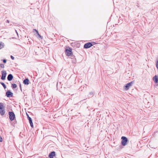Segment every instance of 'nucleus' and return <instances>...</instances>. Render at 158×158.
<instances>
[{
	"label": "nucleus",
	"instance_id": "nucleus-1",
	"mask_svg": "<svg viewBox=\"0 0 158 158\" xmlns=\"http://www.w3.org/2000/svg\"><path fill=\"white\" fill-rule=\"evenodd\" d=\"M4 107L3 103H0V114L1 115H4L5 112Z\"/></svg>",
	"mask_w": 158,
	"mask_h": 158
},
{
	"label": "nucleus",
	"instance_id": "nucleus-2",
	"mask_svg": "<svg viewBox=\"0 0 158 158\" xmlns=\"http://www.w3.org/2000/svg\"><path fill=\"white\" fill-rule=\"evenodd\" d=\"M133 83L131 82L127 84L123 87V89L125 91L127 90L132 86Z\"/></svg>",
	"mask_w": 158,
	"mask_h": 158
},
{
	"label": "nucleus",
	"instance_id": "nucleus-3",
	"mask_svg": "<svg viewBox=\"0 0 158 158\" xmlns=\"http://www.w3.org/2000/svg\"><path fill=\"white\" fill-rule=\"evenodd\" d=\"M121 139H122L121 141L122 144L124 146L126 145L128 141L127 138L124 136H122L121 138Z\"/></svg>",
	"mask_w": 158,
	"mask_h": 158
},
{
	"label": "nucleus",
	"instance_id": "nucleus-4",
	"mask_svg": "<svg viewBox=\"0 0 158 158\" xmlns=\"http://www.w3.org/2000/svg\"><path fill=\"white\" fill-rule=\"evenodd\" d=\"M65 52L68 56H70L72 53V49L69 48H67L66 49Z\"/></svg>",
	"mask_w": 158,
	"mask_h": 158
},
{
	"label": "nucleus",
	"instance_id": "nucleus-5",
	"mask_svg": "<svg viewBox=\"0 0 158 158\" xmlns=\"http://www.w3.org/2000/svg\"><path fill=\"white\" fill-rule=\"evenodd\" d=\"M2 75L1 77V79L2 80H4L5 79L6 74V72L4 70L2 71Z\"/></svg>",
	"mask_w": 158,
	"mask_h": 158
},
{
	"label": "nucleus",
	"instance_id": "nucleus-6",
	"mask_svg": "<svg viewBox=\"0 0 158 158\" xmlns=\"http://www.w3.org/2000/svg\"><path fill=\"white\" fill-rule=\"evenodd\" d=\"M152 79L155 83L158 82V76L156 75L152 78Z\"/></svg>",
	"mask_w": 158,
	"mask_h": 158
},
{
	"label": "nucleus",
	"instance_id": "nucleus-7",
	"mask_svg": "<svg viewBox=\"0 0 158 158\" xmlns=\"http://www.w3.org/2000/svg\"><path fill=\"white\" fill-rule=\"evenodd\" d=\"M92 46V44L90 43H88L85 44L84 45L85 48H88Z\"/></svg>",
	"mask_w": 158,
	"mask_h": 158
},
{
	"label": "nucleus",
	"instance_id": "nucleus-8",
	"mask_svg": "<svg viewBox=\"0 0 158 158\" xmlns=\"http://www.w3.org/2000/svg\"><path fill=\"white\" fill-rule=\"evenodd\" d=\"M15 118V114L13 112H10V121L14 120Z\"/></svg>",
	"mask_w": 158,
	"mask_h": 158
},
{
	"label": "nucleus",
	"instance_id": "nucleus-9",
	"mask_svg": "<svg viewBox=\"0 0 158 158\" xmlns=\"http://www.w3.org/2000/svg\"><path fill=\"white\" fill-rule=\"evenodd\" d=\"M55 153L54 152H52L49 155V156L50 158H52L55 156Z\"/></svg>",
	"mask_w": 158,
	"mask_h": 158
},
{
	"label": "nucleus",
	"instance_id": "nucleus-10",
	"mask_svg": "<svg viewBox=\"0 0 158 158\" xmlns=\"http://www.w3.org/2000/svg\"><path fill=\"white\" fill-rule=\"evenodd\" d=\"M23 83L25 85H28L29 84V80L28 79H26L23 81Z\"/></svg>",
	"mask_w": 158,
	"mask_h": 158
},
{
	"label": "nucleus",
	"instance_id": "nucleus-11",
	"mask_svg": "<svg viewBox=\"0 0 158 158\" xmlns=\"http://www.w3.org/2000/svg\"><path fill=\"white\" fill-rule=\"evenodd\" d=\"M4 47V43L2 42L0 43V49Z\"/></svg>",
	"mask_w": 158,
	"mask_h": 158
},
{
	"label": "nucleus",
	"instance_id": "nucleus-12",
	"mask_svg": "<svg viewBox=\"0 0 158 158\" xmlns=\"http://www.w3.org/2000/svg\"><path fill=\"white\" fill-rule=\"evenodd\" d=\"M34 31H35L36 32V33L37 34V35H38V36L40 37V38L41 39H42V38H41V35H40V34L39 33H38V31L36 30H35V29H34Z\"/></svg>",
	"mask_w": 158,
	"mask_h": 158
},
{
	"label": "nucleus",
	"instance_id": "nucleus-13",
	"mask_svg": "<svg viewBox=\"0 0 158 158\" xmlns=\"http://www.w3.org/2000/svg\"><path fill=\"white\" fill-rule=\"evenodd\" d=\"M16 123H17V121L16 119H15L14 120V122H13V123L10 122V123H11L12 125H13V126H14V125Z\"/></svg>",
	"mask_w": 158,
	"mask_h": 158
},
{
	"label": "nucleus",
	"instance_id": "nucleus-14",
	"mask_svg": "<svg viewBox=\"0 0 158 158\" xmlns=\"http://www.w3.org/2000/svg\"><path fill=\"white\" fill-rule=\"evenodd\" d=\"M6 95L8 97H10V91H8L6 93Z\"/></svg>",
	"mask_w": 158,
	"mask_h": 158
},
{
	"label": "nucleus",
	"instance_id": "nucleus-15",
	"mask_svg": "<svg viewBox=\"0 0 158 158\" xmlns=\"http://www.w3.org/2000/svg\"><path fill=\"white\" fill-rule=\"evenodd\" d=\"M0 83L3 86V87L5 89L6 88V86L4 83L1 82Z\"/></svg>",
	"mask_w": 158,
	"mask_h": 158
},
{
	"label": "nucleus",
	"instance_id": "nucleus-16",
	"mask_svg": "<svg viewBox=\"0 0 158 158\" xmlns=\"http://www.w3.org/2000/svg\"><path fill=\"white\" fill-rule=\"evenodd\" d=\"M156 67L157 68V69L158 70V59L156 60Z\"/></svg>",
	"mask_w": 158,
	"mask_h": 158
},
{
	"label": "nucleus",
	"instance_id": "nucleus-17",
	"mask_svg": "<svg viewBox=\"0 0 158 158\" xmlns=\"http://www.w3.org/2000/svg\"><path fill=\"white\" fill-rule=\"evenodd\" d=\"M29 123H30V124L31 127L32 128H33V123H32V121H31L30 122H29Z\"/></svg>",
	"mask_w": 158,
	"mask_h": 158
},
{
	"label": "nucleus",
	"instance_id": "nucleus-18",
	"mask_svg": "<svg viewBox=\"0 0 158 158\" xmlns=\"http://www.w3.org/2000/svg\"><path fill=\"white\" fill-rule=\"evenodd\" d=\"M12 87L13 88H15L17 87V85L15 84H12Z\"/></svg>",
	"mask_w": 158,
	"mask_h": 158
},
{
	"label": "nucleus",
	"instance_id": "nucleus-19",
	"mask_svg": "<svg viewBox=\"0 0 158 158\" xmlns=\"http://www.w3.org/2000/svg\"><path fill=\"white\" fill-rule=\"evenodd\" d=\"M0 66L2 68H4V65L2 64H0Z\"/></svg>",
	"mask_w": 158,
	"mask_h": 158
},
{
	"label": "nucleus",
	"instance_id": "nucleus-20",
	"mask_svg": "<svg viewBox=\"0 0 158 158\" xmlns=\"http://www.w3.org/2000/svg\"><path fill=\"white\" fill-rule=\"evenodd\" d=\"M7 79L8 81H10V74L8 75Z\"/></svg>",
	"mask_w": 158,
	"mask_h": 158
},
{
	"label": "nucleus",
	"instance_id": "nucleus-21",
	"mask_svg": "<svg viewBox=\"0 0 158 158\" xmlns=\"http://www.w3.org/2000/svg\"><path fill=\"white\" fill-rule=\"evenodd\" d=\"M28 118L29 120V122H30L31 121H32L31 118L30 117H29V116H28Z\"/></svg>",
	"mask_w": 158,
	"mask_h": 158
},
{
	"label": "nucleus",
	"instance_id": "nucleus-22",
	"mask_svg": "<svg viewBox=\"0 0 158 158\" xmlns=\"http://www.w3.org/2000/svg\"><path fill=\"white\" fill-rule=\"evenodd\" d=\"M2 137L0 136V142H2Z\"/></svg>",
	"mask_w": 158,
	"mask_h": 158
},
{
	"label": "nucleus",
	"instance_id": "nucleus-23",
	"mask_svg": "<svg viewBox=\"0 0 158 158\" xmlns=\"http://www.w3.org/2000/svg\"><path fill=\"white\" fill-rule=\"evenodd\" d=\"M13 78V76L10 74V81L12 80Z\"/></svg>",
	"mask_w": 158,
	"mask_h": 158
},
{
	"label": "nucleus",
	"instance_id": "nucleus-24",
	"mask_svg": "<svg viewBox=\"0 0 158 158\" xmlns=\"http://www.w3.org/2000/svg\"><path fill=\"white\" fill-rule=\"evenodd\" d=\"M3 62L4 63H6V60H5V59H4V60H3Z\"/></svg>",
	"mask_w": 158,
	"mask_h": 158
},
{
	"label": "nucleus",
	"instance_id": "nucleus-25",
	"mask_svg": "<svg viewBox=\"0 0 158 158\" xmlns=\"http://www.w3.org/2000/svg\"><path fill=\"white\" fill-rule=\"evenodd\" d=\"M10 58L14 60V57L13 56H10Z\"/></svg>",
	"mask_w": 158,
	"mask_h": 158
},
{
	"label": "nucleus",
	"instance_id": "nucleus-26",
	"mask_svg": "<svg viewBox=\"0 0 158 158\" xmlns=\"http://www.w3.org/2000/svg\"><path fill=\"white\" fill-rule=\"evenodd\" d=\"M10 111H9V112H8V114L9 115V118H10Z\"/></svg>",
	"mask_w": 158,
	"mask_h": 158
},
{
	"label": "nucleus",
	"instance_id": "nucleus-27",
	"mask_svg": "<svg viewBox=\"0 0 158 158\" xmlns=\"http://www.w3.org/2000/svg\"><path fill=\"white\" fill-rule=\"evenodd\" d=\"M13 95V93L10 92V97H12Z\"/></svg>",
	"mask_w": 158,
	"mask_h": 158
},
{
	"label": "nucleus",
	"instance_id": "nucleus-28",
	"mask_svg": "<svg viewBox=\"0 0 158 158\" xmlns=\"http://www.w3.org/2000/svg\"><path fill=\"white\" fill-rule=\"evenodd\" d=\"M7 23H9V20H7Z\"/></svg>",
	"mask_w": 158,
	"mask_h": 158
},
{
	"label": "nucleus",
	"instance_id": "nucleus-29",
	"mask_svg": "<svg viewBox=\"0 0 158 158\" xmlns=\"http://www.w3.org/2000/svg\"><path fill=\"white\" fill-rule=\"evenodd\" d=\"M27 117H28V116H29L27 114Z\"/></svg>",
	"mask_w": 158,
	"mask_h": 158
},
{
	"label": "nucleus",
	"instance_id": "nucleus-30",
	"mask_svg": "<svg viewBox=\"0 0 158 158\" xmlns=\"http://www.w3.org/2000/svg\"><path fill=\"white\" fill-rule=\"evenodd\" d=\"M16 34H17V35H18V33H17V31H16Z\"/></svg>",
	"mask_w": 158,
	"mask_h": 158
}]
</instances>
